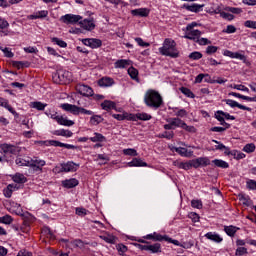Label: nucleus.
I'll return each instance as SVG.
<instances>
[{
    "instance_id": "31",
    "label": "nucleus",
    "mask_w": 256,
    "mask_h": 256,
    "mask_svg": "<svg viewBox=\"0 0 256 256\" xmlns=\"http://www.w3.org/2000/svg\"><path fill=\"white\" fill-rule=\"evenodd\" d=\"M113 119L117 121H131V113L123 112V114H112Z\"/></svg>"
},
{
    "instance_id": "59",
    "label": "nucleus",
    "mask_w": 256,
    "mask_h": 256,
    "mask_svg": "<svg viewBox=\"0 0 256 256\" xmlns=\"http://www.w3.org/2000/svg\"><path fill=\"white\" fill-rule=\"evenodd\" d=\"M12 195H13V185L9 184L7 186V189L4 190V196L7 197V199H10Z\"/></svg>"
},
{
    "instance_id": "2",
    "label": "nucleus",
    "mask_w": 256,
    "mask_h": 256,
    "mask_svg": "<svg viewBox=\"0 0 256 256\" xmlns=\"http://www.w3.org/2000/svg\"><path fill=\"white\" fill-rule=\"evenodd\" d=\"M163 96L157 91L153 89H148L144 94V104L149 109H153L157 111V109H161L163 107Z\"/></svg>"
},
{
    "instance_id": "45",
    "label": "nucleus",
    "mask_w": 256,
    "mask_h": 256,
    "mask_svg": "<svg viewBox=\"0 0 256 256\" xmlns=\"http://www.w3.org/2000/svg\"><path fill=\"white\" fill-rule=\"evenodd\" d=\"M0 223H3L4 225H11L13 223V217H11L9 214H6L0 217Z\"/></svg>"
},
{
    "instance_id": "3",
    "label": "nucleus",
    "mask_w": 256,
    "mask_h": 256,
    "mask_svg": "<svg viewBox=\"0 0 256 256\" xmlns=\"http://www.w3.org/2000/svg\"><path fill=\"white\" fill-rule=\"evenodd\" d=\"M159 53L165 57H171V59H177L179 57V50H177V43L171 38H166L163 42V46L159 48Z\"/></svg>"
},
{
    "instance_id": "8",
    "label": "nucleus",
    "mask_w": 256,
    "mask_h": 256,
    "mask_svg": "<svg viewBox=\"0 0 256 256\" xmlns=\"http://www.w3.org/2000/svg\"><path fill=\"white\" fill-rule=\"evenodd\" d=\"M82 43L86 47H90V49H99L103 45V41L97 38H84L82 39Z\"/></svg>"
},
{
    "instance_id": "40",
    "label": "nucleus",
    "mask_w": 256,
    "mask_h": 256,
    "mask_svg": "<svg viewBox=\"0 0 256 256\" xmlns=\"http://www.w3.org/2000/svg\"><path fill=\"white\" fill-rule=\"evenodd\" d=\"M32 109H37V111H45V107H47V104L41 102V101H35L31 103Z\"/></svg>"
},
{
    "instance_id": "57",
    "label": "nucleus",
    "mask_w": 256,
    "mask_h": 256,
    "mask_svg": "<svg viewBox=\"0 0 256 256\" xmlns=\"http://www.w3.org/2000/svg\"><path fill=\"white\" fill-rule=\"evenodd\" d=\"M191 207L194 209H203V202L201 200H192Z\"/></svg>"
},
{
    "instance_id": "12",
    "label": "nucleus",
    "mask_w": 256,
    "mask_h": 256,
    "mask_svg": "<svg viewBox=\"0 0 256 256\" xmlns=\"http://www.w3.org/2000/svg\"><path fill=\"white\" fill-rule=\"evenodd\" d=\"M131 121H151L153 119V116L146 112H141V113H136L133 114L131 113Z\"/></svg>"
},
{
    "instance_id": "17",
    "label": "nucleus",
    "mask_w": 256,
    "mask_h": 256,
    "mask_svg": "<svg viewBox=\"0 0 256 256\" xmlns=\"http://www.w3.org/2000/svg\"><path fill=\"white\" fill-rule=\"evenodd\" d=\"M0 107H4V109H7V111H9V113H12L14 115V117H19V113H17V111H15V109L9 105V100L0 97Z\"/></svg>"
},
{
    "instance_id": "28",
    "label": "nucleus",
    "mask_w": 256,
    "mask_h": 256,
    "mask_svg": "<svg viewBox=\"0 0 256 256\" xmlns=\"http://www.w3.org/2000/svg\"><path fill=\"white\" fill-rule=\"evenodd\" d=\"M89 141H92V143H107V137L99 132H95L94 137H90Z\"/></svg>"
},
{
    "instance_id": "36",
    "label": "nucleus",
    "mask_w": 256,
    "mask_h": 256,
    "mask_svg": "<svg viewBox=\"0 0 256 256\" xmlns=\"http://www.w3.org/2000/svg\"><path fill=\"white\" fill-rule=\"evenodd\" d=\"M13 67H16V69H27L31 67V62L29 61H13L12 62Z\"/></svg>"
},
{
    "instance_id": "21",
    "label": "nucleus",
    "mask_w": 256,
    "mask_h": 256,
    "mask_svg": "<svg viewBox=\"0 0 256 256\" xmlns=\"http://www.w3.org/2000/svg\"><path fill=\"white\" fill-rule=\"evenodd\" d=\"M204 237H206L209 241H213L214 243H223V237L219 235L217 232H207Z\"/></svg>"
},
{
    "instance_id": "42",
    "label": "nucleus",
    "mask_w": 256,
    "mask_h": 256,
    "mask_svg": "<svg viewBox=\"0 0 256 256\" xmlns=\"http://www.w3.org/2000/svg\"><path fill=\"white\" fill-rule=\"evenodd\" d=\"M180 91L183 95H185L189 99H195V94L193 93V91H191V89L187 87H181Z\"/></svg>"
},
{
    "instance_id": "15",
    "label": "nucleus",
    "mask_w": 256,
    "mask_h": 256,
    "mask_svg": "<svg viewBox=\"0 0 256 256\" xmlns=\"http://www.w3.org/2000/svg\"><path fill=\"white\" fill-rule=\"evenodd\" d=\"M101 109H103V111H120L119 109H117V103L111 101V100H104L101 104H100Z\"/></svg>"
},
{
    "instance_id": "44",
    "label": "nucleus",
    "mask_w": 256,
    "mask_h": 256,
    "mask_svg": "<svg viewBox=\"0 0 256 256\" xmlns=\"http://www.w3.org/2000/svg\"><path fill=\"white\" fill-rule=\"evenodd\" d=\"M42 233L46 235L49 239H55V234H53V231H51V228L49 226H44L42 228Z\"/></svg>"
},
{
    "instance_id": "60",
    "label": "nucleus",
    "mask_w": 256,
    "mask_h": 256,
    "mask_svg": "<svg viewBox=\"0 0 256 256\" xmlns=\"http://www.w3.org/2000/svg\"><path fill=\"white\" fill-rule=\"evenodd\" d=\"M161 137L163 139H168L169 141H171V139H173V137H175V133L173 131H165Z\"/></svg>"
},
{
    "instance_id": "51",
    "label": "nucleus",
    "mask_w": 256,
    "mask_h": 256,
    "mask_svg": "<svg viewBox=\"0 0 256 256\" xmlns=\"http://www.w3.org/2000/svg\"><path fill=\"white\" fill-rule=\"evenodd\" d=\"M217 51H219V47L210 45V46H207L205 53L206 55H215Z\"/></svg>"
},
{
    "instance_id": "55",
    "label": "nucleus",
    "mask_w": 256,
    "mask_h": 256,
    "mask_svg": "<svg viewBox=\"0 0 256 256\" xmlns=\"http://www.w3.org/2000/svg\"><path fill=\"white\" fill-rule=\"evenodd\" d=\"M182 129H184V131H187V133H197V128H195V126H189L185 122L184 124H182Z\"/></svg>"
},
{
    "instance_id": "53",
    "label": "nucleus",
    "mask_w": 256,
    "mask_h": 256,
    "mask_svg": "<svg viewBox=\"0 0 256 256\" xmlns=\"http://www.w3.org/2000/svg\"><path fill=\"white\" fill-rule=\"evenodd\" d=\"M246 187L249 191H256V181L253 179H249L246 181Z\"/></svg>"
},
{
    "instance_id": "11",
    "label": "nucleus",
    "mask_w": 256,
    "mask_h": 256,
    "mask_svg": "<svg viewBox=\"0 0 256 256\" xmlns=\"http://www.w3.org/2000/svg\"><path fill=\"white\" fill-rule=\"evenodd\" d=\"M63 170L64 173H75L79 170L80 165L73 162V161H68V162H63Z\"/></svg>"
},
{
    "instance_id": "58",
    "label": "nucleus",
    "mask_w": 256,
    "mask_h": 256,
    "mask_svg": "<svg viewBox=\"0 0 256 256\" xmlns=\"http://www.w3.org/2000/svg\"><path fill=\"white\" fill-rule=\"evenodd\" d=\"M103 241L106 243H110L111 245H115L117 238L115 236H102Z\"/></svg>"
},
{
    "instance_id": "14",
    "label": "nucleus",
    "mask_w": 256,
    "mask_h": 256,
    "mask_svg": "<svg viewBox=\"0 0 256 256\" xmlns=\"http://www.w3.org/2000/svg\"><path fill=\"white\" fill-rule=\"evenodd\" d=\"M79 25L82 29H85V31H93V29H95V20H93V18L84 19L79 22Z\"/></svg>"
},
{
    "instance_id": "24",
    "label": "nucleus",
    "mask_w": 256,
    "mask_h": 256,
    "mask_svg": "<svg viewBox=\"0 0 256 256\" xmlns=\"http://www.w3.org/2000/svg\"><path fill=\"white\" fill-rule=\"evenodd\" d=\"M172 151H175V153H178L181 157H191V155H193V151H189L187 148L183 147H173Z\"/></svg>"
},
{
    "instance_id": "52",
    "label": "nucleus",
    "mask_w": 256,
    "mask_h": 256,
    "mask_svg": "<svg viewBox=\"0 0 256 256\" xmlns=\"http://www.w3.org/2000/svg\"><path fill=\"white\" fill-rule=\"evenodd\" d=\"M220 17H222V19H225L226 21H233V19H235V15L227 13L225 11L220 12Z\"/></svg>"
},
{
    "instance_id": "34",
    "label": "nucleus",
    "mask_w": 256,
    "mask_h": 256,
    "mask_svg": "<svg viewBox=\"0 0 256 256\" xmlns=\"http://www.w3.org/2000/svg\"><path fill=\"white\" fill-rule=\"evenodd\" d=\"M128 75L133 81L139 83V70H137L135 67L131 66L130 68H128Z\"/></svg>"
},
{
    "instance_id": "23",
    "label": "nucleus",
    "mask_w": 256,
    "mask_h": 256,
    "mask_svg": "<svg viewBox=\"0 0 256 256\" xmlns=\"http://www.w3.org/2000/svg\"><path fill=\"white\" fill-rule=\"evenodd\" d=\"M166 123H171L172 127H174V129H177V127H180V129L183 128V124L185 123V121H183L181 118L176 117V118H168L166 119Z\"/></svg>"
},
{
    "instance_id": "56",
    "label": "nucleus",
    "mask_w": 256,
    "mask_h": 256,
    "mask_svg": "<svg viewBox=\"0 0 256 256\" xmlns=\"http://www.w3.org/2000/svg\"><path fill=\"white\" fill-rule=\"evenodd\" d=\"M249 251L246 247H238L235 251L236 256L248 255Z\"/></svg>"
},
{
    "instance_id": "33",
    "label": "nucleus",
    "mask_w": 256,
    "mask_h": 256,
    "mask_svg": "<svg viewBox=\"0 0 256 256\" xmlns=\"http://www.w3.org/2000/svg\"><path fill=\"white\" fill-rule=\"evenodd\" d=\"M52 135H56L57 137H73V132L70 130L60 129L52 132Z\"/></svg>"
},
{
    "instance_id": "32",
    "label": "nucleus",
    "mask_w": 256,
    "mask_h": 256,
    "mask_svg": "<svg viewBox=\"0 0 256 256\" xmlns=\"http://www.w3.org/2000/svg\"><path fill=\"white\" fill-rule=\"evenodd\" d=\"M237 231H239V227L237 226H224V232L226 235H228V237H235V233H237Z\"/></svg>"
},
{
    "instance_id": "35",
    "label": "nucleus",
    "mask_w": 256,
    "mask_h": 256,
    "mask_svg": "<svg viewBox=\"0 0 256 256\" xmlns=\"http://www.w3.org/2000/svg\"><path fill=\"white\" fill-rule=\"evenodd\" d=\"M151 254L161 253V243L150 244L148 242V250Z\"/></svg>"
},
{
    "instance_id": "22",
    "label": "nucleus",
    "mask_w": 256,
    "mask_h": 256,
    "mask_svg": "<svg viewBox=\"0 0 256 256\" xmlns=\"http://www.w3.org/2000/svg\"><path fill=\"white\" fill-rule=\"evenodd\" d=\"M48 143L52 147H64L65 149H77V146H75L73 144H66V143L60 142L58 140H49Z\"/></svg>"
},
{
    "instance_id": "30",
    "label": "nucleus",
    "mask_w": 256,
    "mask_h": 256,
    "mask_svg": "<svg viewBox=\"0 0 256 256\" xmlns=\"http://www.w3.org/2000/svg\"><path fill=\"white\" fill-rule=\"evenodd\" d=\"M115 84V80L111 77H103L98 81L100 87H111Z\"/></svg>"
},
{
    "instance_id": "62",
    "label": "nucleus",
    "mask_w": 256,
    "mask_h": 256,
    "mask_svg": "<svg viewBox=\"0 0 256 256\" xmlns=\"http://www.w3.org/2000/svg\"><path fill=\"white\" fill-rule=\"evenodd\" d=\"M193 245H195V241L189 240L187 242L181 243L180 247H182L183 249H191V247H193Z\"/></svg>"
},
{
    "instance_id": "26",
    "label": "nucleus",
    "mask_w": 256,
    "mask_h": 256,
    "mask_svg": "<svg viewBox=\"0 0 256 256\" xmlns=\"http://www.w3.org/2000/svg\"><path fill=\"white\" fill-rule=\"evenodd\" d=\"M131 65V60L119 59L114 63L115 69H127Z\"/></svg>"
},
{
    "instance_id": "27",
    "label": "nucleus",
    "mask_w": 256,
    "mask_h": 256,
    "mask_svg": "<svg viewBox=\"0 0 256 256\" xmlns=\"http://www.w3.org/2000/svg\"><path fill=\"white\" fill-rule=\"evenodd\" d=\"M184 9H186V11H190L191 13H199L201 11V9H203L204 5H200V4H184L183 5Z\"/></svg>"
},
{
    "instance_id": "20",
    "label": "nucleus",
    "mask_w": 256,
    "mask_h": 256,
    "mask_svg": "<svg viewBox=\"0 0 256 256\" xmlns=\"http://www.w3.org/2000/svg\"><path fill=\"white\" fill-rule=\"evenodd\" d=\"M79 185V180L76 178H70L62 181V187L64 189H75Z\"/></svg>"
},
{
    "instance_id": "41",
    "label": "nucleus",
    "mask_w": 256,
    "mask_h": 256,
    "mask_svg": "<svg viewBox=\"0 0 256 256\" xmlns=\"http://www.w3.org/2000/svg\"><path fill=\"white\" fill-rule=\"evenodd\" d=\"M51 42L54 43V45H58V47H61L62 49H66L67 47V42L58 37L51 38Z\"/></svg>"
},
{
    "instance_id": "5",
    "label": "nucleus",
    "mask_w": 256,
    "mask_h": 256,
    "mask_svg": "<svg viewBox=\"0 0 256 256\" xmlns=\"http://www.w3.org/2000/svg\"><path fill=\"white\" fill-rule=\"evenodd\" d=\"M59 243L62 245L63 249H66V251H73V249H77V247L79 249L85 247V244L81 239L69 240L62 238L59 240Z\"/></svg>"
},
{
    "instance_id": "63",
    "label": "nucleus",
    "mask_w": 256,
    "mask_h": 256,
    "mask_svg": "<svg viewBox=\"0 0 256 256\" xmlns=\"http://www.w3.org/2000/svg\"><path fill=\"white\" fill-rule=\"evenodd\" d=\"M244 27H247L248 29H256V21L247 20L244 22Z\"/></svg>"
},
{
    "instance_id": "37",
    "label": "nucleus",
    "mask_w": 256,
    "mask_h": 256,
    "mask_svg": "<svg viewBox=\"0 0 256 256\" xmlns=\"http://www.w3.org/2000/svg\"><path fill=\"white\" fill-rule=\"evenodd\" d=\"M214 117L215 119H217V121H219L220 125H222L224 129H231V124L227 123L225 121V118H223V116H221L219 112H215Z\"/></svg>"
},
{
    "instance_id": "54",
    "label": "nucleus",
    "mask_w": 256,
    "mask_h": 256,
    "mask_svg": "<svg viewBox=\"0 0 256 256\" xmlns=\"http://www.w3.org/2000/svg\"><path fill=\"white\" fill-rule=\"evenodd\" d=\"M255 145L253 143L246 144L243 148L245 153H255Z\"/></svg>"
},
{
    "instance_id": "18",
    "label": "nucleus",
    "mask_w": 256,
    "mask_h": 256,
    "mask_svg": "<svg viewBox=\"0 0 256 256\" xmlns=\"http://www.w3.org/2000/svg\"><path fill=\"white\" fill-rule=\"evenodd\" d=\"M150 13L151 10H149V8H138L131 10V15H133V17H149Z\"/></svg>"
},
{
    "instance_id": "64",
    "label": "nucleus",
    "mask_w": 256,
    "mask_h": 256,
    "mask_svg": "<svg viewBox=\"0 0 256 256\" xmlns=\"http://www.w3.org/2000/svg\"><path fill=\"white\" fill-rule=\"evenodd\" d=\"M196 43H198V45H211V41L207 38H201L199 37L198 40H196Z\"/></svg>"
},
{
    "instance_id": "1",
    "label": "nucleus",
    "mask_w": 256,
    "mask_h": 256,
    "mask_svg": "<svg viewBox=\"0 0 256 256\" xmlns=\"http://www.w3.org/2000/svg\"><path fill=\"white\" fill-rule=\"evenodd\" d=\"M61 109L63 111H67L68 113H72V115H92L90 117V123L91 125H99V123H103V117L101 115H93V111L87 110L83 107H79L75 104H69V103H64L61 104Z\"/></svg>"
},
{
    "instance_id": "50",
    "label": "nucleus",
    "mask_w": 256,
    "mask_h": 256,
    "mask_svg": "<svg viewBox=\"0 0 256 256\" xmlns=\"http://www.w3.org/2000/svg\"><path fill=\"white\" fill-rule=\"evenodd\" d=\"M107 1V3H111V5H122V7L129 6V3L123 1V0H104Z\"/></svg>"
},
{
    "instance_id": "19",
    "label": "nucleus",
    "mask_w": 256,
    "mask_h": 256,
    "mask_svg": "<svg viewBox=\"0 0 256 256\" xmlns=\"http://www.w3.org/2000/svg\"><path fill=\"white\" fill-rule=\"evenodd\" d=\"M226 105H229V107H231L232 109H235V107H237L238 109H241L242 111H251L250 107H247L243 104H239V102L232 100V99H227Z\"/></svg>"
},
{
    "instance_id": "38",
    "label": "nucleus",
    "mask_w": 256,
    "mask_h": 256,
    "mask_svg": "<svg viewBox=\"0 0 256 256\" xmlns=\"http://www.w3.org/2000/svg\"><path fill=\"white\" fill-rule=\"evenodd\" d=\"M212 163L215 165V167H219L220 169H229V163L227 161L214 159L212 160Z\"/></svg>"
},
{
    "instance_id": "4",
    "label": "nucleus",
    "mask_w": 256,
    "mask_h": 256,
    "mask_svg": "<svg viewBox=\"0 0 256 256\" xmlns=\"http://www.w3.org/2000/svg\"><path fill=\"white\" fill-rule=\"evenodd\" d=\"M52 79L54 83L58 85H69V83L73 81V73L63 69L57 70V72L52 75Z\"/></svg>"
},
{
    "instance_id": "6",
    "label": "nucleus",
    "mask_w": 256,
    "mask_h": 256,
    "mask_svg": "<svg viewBox=\"0 0 256 256\" xmlns=\"http://www.w3.org/2000/svg\"><path fill=\"white\" fill-rule=\"evenodd\" d=\"M81 19H83V17L80 15L66 14L61 16L60 21L66 25H75V23H80Z\"/></svg>"
},
{
    "instance_id": "49",
    "label": "nucleus",
    "mask_w": 256,
    "mask_h": 256,
    "mask_svg": "<svg viewBox=\"0 0 256 256\" xmlns=\"http://www.w3.org/2000/svg\"><path fill=\"white\" fill-rule=\"evenodd\" d=\"M33 221H35V217L29 214V216L24 217L22 225H24L25 227L31 228V223H33Z\"/></svg>"
},
{
    "instance_id": "16",
    "label": "nucleus",
    "mask_w": 256,
    "mask_h": 256,
    "mask_svg": "<svg viewBox=\"0 0 256 256\" xmlns=\"http://www.w3.org/2000/svg\"><path fill=\"white\" fill-rule=\"evenodd\" d=\"M167 235H161L160 233L154 232L151 234H147L143 237V239H146L147 241H154V242H161L165 241Z\"/></svg>"
},
{
    "instance_id": "29",
    "label": "nucleus",
    "mask_w": 256,
    "mask_h": 256,
    "mask_svg": "<svg viewBox=\"0 0 256 256\" xmlns=\"http://www.w3.org/2000/svg\"><path fill=\"white\" fill-rule=\"evenodd\" d=\"M128 167H149L147 162H143L141 158H133L132 161L128 162Z\"/></svg>"
},
{
    "instance_id": "9",
    "label": "nucleus",
    "mask_w": 256,
    "mask_h": 256,
    "mask_svg": "<svg viewBox=\"0 0 256 256\" xmlns=\"http://www.w3.org/2000/svg\"><path fill=\"white\" fill-rule=\"evenodd\" d=\"M0 149L5 155H17L19 153V147L8 143L1 144Z\"/></svg>"
},
{
    "instance_id": "7",
    "label": "nucleus",
    "mask_w": 256,
    "mask_h": 256,
    "mask_svg": "<svg viewBox=\"0 0 256 256\" xmlns=\"http://www.w3.org/2000/svg\"><path fill=\"white\" fill-rule=\"evenodd\" d=\"M75 89H76L77 93L82 95V97L93 96V88H91L89 85L79 83L76 85Z\"/></svg>"
},
{
    "instance_id": "43",
    "label": "nucleus",
    "mask_w": 256,
    "mask_h": 256,
    "mask_svg": "<svg viewBox=\"0 0 256 256\" xmlns=\"http://www.w3.org/2000/svg\"><path fill=\"white\" fill-rule=\"evenodd\" d=\"M216 113H218V115H220L221 117L226 119V121H235V116H233L227 112H224L223 110H218V111H216Z\"/></svg>"
},
{
    "instance_id": "46",
    "label": "nucleus",
    "mask_w": 256,
    "mask_h": 256,
    "mask_svg": "<svg viewBox=\"0 0 256 256\" xmlns=\"http://www.w3.org/2000/svg\"><path fill=\"white\" fill-rule=\"evenodd\" d=\"M200 167H207L211 165V160L208 157H198Z\"/></svg>"
},
{
    "instance_id": "10",
    "label": "nucleus",
    "mask_w": 256,
    "mask_h": 256,
    "mask_svg": "<svg viewBox=\"0 0 256 256\" xmlns=\"http://www.w3.org/2000/svg\"><path fill=\"white\" fill-rule=\"evenodd\" d=\"M51 119L57 121L58 125H62L64 127H73L75 122L73 120H69L63 116H57V112L54 115H51Z\"/></svg>"
},
{
    "instance_id": "39",
    "label": "nucleus",
    "mask_w": 256,
    "mask_h": 256,
    "mask_svg": "<svg viewBox=\"0 0 256 256\" xmlns=\"http://www.w3.org/2000/svg\"><path fill=\"white\" fill-rule=\"evenodd\" d=\"M12 180L14 183H27V177L21 173H16L13 177Z\"/></svg>"
},
{
    "instance_id": "61",
    "label": "nucleus",
    "mask_w": 256,
    "mask_h": 256,
    "mask_svg": "<svg viewBox=\"0 0 256 256\" xmlns=\"http://www.w3.org/2000/svg\"><path fill=\"white\" fill-rule=\"evenodd\" d=\"M223 33H227L228 35H231L232 33H237V28L234 25H228L225 30H223Z\"/></svg>"
},
{
    "instance_id": "13",
    "label": "nucleus",
    "mask_w": 256,
    "mask_h": 256,
    "mask_svg": "<svg viewBox=\"0 0 256 256\" xmlns=\"http://www.w3.org/2000/svg\"><path fill=\"white\" fill-rule=\"evenodd\" d=\"M199 37H201L200 30H186L184 35V39H189V41H194V43H197Z\"/></svg>"
},
{
    "instance_id": "48",
    "label": "nucleus",
    "mask_w": 256,
    "mask_h": 256,
    "mask_svg": "<svg viewBox=\"0 0 256 256\" xmlns=\"http://www.w3.org/2000/svg\"><path fill=\"white\" fill-rule=\"evenodd\" d=\"M189 59H192V61H199V59L203 58V54L199 51H194L189 54Z\"/></svg>"
},
{
    "instance_id": "47",
    "label": "nucleus",
    "mask_w": 256,
    "mask_h": 256,
    "mask_svg": "<svg viewBox=\"0 0 256 256\" xmlns=\"http://www.w3.org/2000/svg\"><path fill=\"white\" fill-rule=\"evenodd\" d=\"M123 155H128L129 157H137L139 153H137V150H135V148H127L123 150Z\"/></svg>"
},
{
    "instance_id": "25",
    "label": "nucleus",
    "mask_w": 256,
    "mask_h": 256,
    "mask_svg": "<svg viewBox=\"0 0 256 256\" xmlns=\"http://www.w3.org/2000/svg\"><path fill=\"white\" fill-rule=\"evenodd\" d=\"M224 57H230L231 59H240V61H243L245 59V55L239 53V52H232L230 50H225L223 52Z\"/></svg>"
}]
</instances>
